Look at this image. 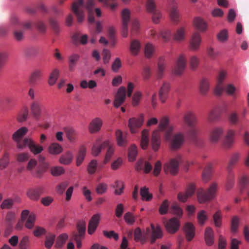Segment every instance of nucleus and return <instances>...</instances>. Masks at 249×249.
I'll list each match as a JSON object with an SVG mask.
<instances>
[{
    "label": "nucleus",
    "mask_w": 249,
    "mask_h": 249,
    "mask_svg": "<svg viewBox=\"0 0 249 249\" xmlns=\"http://www.w3.org/2000/svg\"><path fill=\"white\" fill-rule=\"evenodd\" d=\"M173 130V126L169 124L168 117H162L159 124V129L154 130L152 135L151 146L154 151L158 150L160 145V131L164 132L166 140H170V146L172 150H177L180 148L184 142V135L181 133H177L171 137Z\"/></svg>",
    "instance_id": "nucleus-1"
},
{
    "label": "nucleus",
    "mask_w": 249,
    "mask_h": 249,
    "mask_svg": "<svg viewBox=\"0 0 249 249\" xmlns=\"http://www.w3.org/2000/svg\"><path fill=\"white\" fill-rule=\"evenodd\" d=\"M218 189V183L216 182H213L206 190L203 188L198 189L197 196L199 202L204 203L214 198L216 196Z\"/></svg>",
    "instance_id": "nucleus-2"
},
{
    "label": "nucleus",
    "mask_w": 249,
    "mask_h": 249,
    "mask_svg": "<svg viewBox=\"0 0 249 249\" xmlns=\"http://www.w3.org/2000/svg\"><path fill=\"white\" fill-rule=\"evenodd\" d=\"M183 120L189 127L188 135L192 138H195L198 132V128L196 127L198 119L196 116L193 111H187L184 113Z\"/></svg>",
    "instance_id": "nucleus-3"
},
{
    "label": "nucleus",
    "mask_w": 249,
    "mask_h": 249,
    "mask_svg": "<svg viewBox=\"0 0 249 249\" xmlns=\"http://www.w3.org/2000/svg\"><path fill=\"white\" fill-rule=\"evenodd\" d=\"M28 131V129L26 127H22L16 131L13 135V139L17 142V147L19 149H23L26 146H28L25 142L26 140H31L29 138H25L23 140L20 139L24 136Z\"/></svg>",
    "instance_id": "nucleus-4"
},
{
    "label": "nucleus",
    "mask_w": 249,
    "mask_h": 249,
    "mask_svg": "<svg viewBox=\"0 0 249 249\" xmlns=\"http://www.w3.org/2000/svg\"><path fill=\"white\" fill-rule=\"evenodd\" d=\"M85 6L83 0H77L72 4L71 10L76 15L78 22H82L85 17L84 9Z\"/></svg>",
    "instance_id": "nucleus-5"
},
{
    "label": "nucleus",
    "mask_w": 249,
    "mask_h": 249,
    "mask_svg": "<svg viewBox=\"0 0 249 249\" xmlns=\"http://www.w3.org/2000/svg\"><path fill=\"white\" fill-rule=\"evenodd\" d=\"M181 161V157L179 156L176 158L172 159L165 163L164 165V170L165 173H170L172 175L176 174L178 170V164Z\"/></svg>",
    "instance_id": "nucleus-6"
},
{
    "label": "nucleus",
    "mask_w": 249,
    "mask_h": 249,
    "mask_svg": "<svg viewBox=\"0 0 249 249\" xmlns=\"http://www.w3.org/2000/svg\"><path fill=\"white\" fill-rule=\"evenodd\" d=\"M143 123V115L141 114L138 117L130 118L128 122V127L132 133H135Z\"/></svg>",
    "instance_id": "nucleus-7"
},
{
    "label": "nucleus",
    "mask_w": 249,
    "mask_h": 249,
    "mask_svg": "<svg viewBox=\"0 0 249 249\" xmlns=\"http://www.w3.org/2000/svg\"><path fill=\"white\" fill-rule=\"evenodd\" d=\"M186 66V60L185 56L183 54L180 55L177 61L173 70V73L175 75L180 76L183 73Z\"/></svg>",
    "instance_id": "nucleus-8"
},
{
    "label": "nucleus",
    "mask_w": 249,
    "mask_h": 249,
    "mask_svg": "<svg viewBox=\"0 0 249 249\" xmlns=\"http://www.w3.org/2000/svg\"><path fill=\"white\" fill-rule=\"evenodd\" d=\"M224 132V128L222 126H216L213 128L209 134V138L211 142L213 143H217Z\"/></svg>",
    "instance_id": "nucleus-9"
},
{
    "label": "nucleus",
    "mask_w": 249,
    "mask_h": 249,
    "mask_svg": "<svg viewBox=\"0 0 249 249\" xmlns=\"http://www.w3.org/2000/svg\"><path fill=\"white\" fill-rule=\"evenodd\" d=\"M31 113L36 120H39L42 113L41 103L38 101H34L30 104Z\"/></svg>",
    "instance_id": "nucleus-10"
},
{
    "label": "nucleus",
    "mask_w": 249,
    "mask_h": 249,
    "mask_svg": "<svg viewBox=\"0 0 249 249\" xmlns=\"http://www.w3.org/2000/svg\"><path fill=\"white\" fill-rule=\"evenodd\" d=\"M202 42V38L200 33L195 32L192 35L190 42L189 48L193 51H197L199 49Z\"/></svg>",
    "instance_id": "nucleus-11"
},
{
    "label": "nucleus",
    "mask_w": 249,
    "mask_h": 249,
    "mask_svg": "<svg viewBox=\"0 0 249 249\" xmlns=\"http://www.w3.org/2000/svg\"><path fill=\"white\" fill-rule=\"evenodd\" d=\"M126 90L125 87H120L115 96L114 106L118 108L121 106L125 101L126 98Z\"/></svg>",
    "instance_id": "nucleus-12"
},
{
    "label": "nucleus",
    "mask_w": 249,
    "mask_h": 249,
    "mask_svg": "<svg viewBox=\"0 0 249 249\" xmlns=\"http://www.w3.org/2000/svg\"><path fill=\"white\" fill-rule=\"evenodd\" d=\"M235 131L233 129H228L222 142L223 146L227 148H231L234 143Z\"/></svg>",
    "instance_id": "nucleus-13"
},
{
    "label": "nucleus",
    "mask_w": 249,
    "mask_h": 249,
    "mask_svg": "<svg viewBox=\"0 0 249 249\" xmlns=\"http://www.w3.org/2000/svg\"><path fill=\"white\" fill-rule=\"evenodd\" d=\"M101 214L96 213L94 214L89 221L88 232L89 234H92L96 231L101 219Z\"/></svg>",
    "instance_id": "nucleus-14"
},
{
    "label": "nucleus",
    "mask_w": 249,
    "mask_h": 249,
    "mask_svg": "<svg viewBox=\"0 0 249 249\" xmlns=\"http://www.w3.org/2000/svg\"><path fill=\"white\" fill-rule=\"evenodd\" d=\"M196 190V187L194 184H190L187 189L185 193H179L178 195V198L179 201L185 202L188 197L192 196Z\"/></svg>",
    "instance_id": "nucleus-15"
},
{
    "label": "nucleus",
    "mask_w": 249,
    "mask_h": 249,
    "mask_svg": "<svg viewBox=\"0 0 249 249\" xmlns=\"http://www.w3.org/2000/svg\"><path fill=\"white\" fill-rule=\"evenodd\" d=\"M227 73L225 71L222 70L219 71L217 77V84L215 89V93L217 95H220L224 91L223 82L225 79Z\"/></svg>",
    "instance_id": "nucleus-16"
},
{
    "label": "nucleus",
    "mask_w": 249,
    "mask_h": 249,
    "mask_svg": "<svg viewBox=\"0 0 249 249\" xmlns=\"http://www.w3.org/2000/svg\"><path fill=\"white\" fill-rule=\"evenodd\" d=\"M179 226V222L176 217L172 218L165 224L167 231L171 233H174L177 232Z\"/></svg>",
    "instance_id": "nucleus-17"
},
{
    "label": "nucleus",
    "mask_w": 249,
    "mask_h": 249,
    "mask_svg": "<svg viewBox=\"0 0 249 249\" xmlns=\"http://www.w3.org/2000/svg\"><path fill=\"white\" fill-rule=\"evenodd\" d=\"M103 125L102 120L99 117L93 119L89 124V131L91 133H95L99 131Z\"/></svg>",
    "instance_id": "nucleus-18"
},
{
    "label": "nucleus",
    "mask_w": 249,
    "mask_h": 249,
    "mask_svg": "<svg viewBox=\"0 0 249 249\" xmlns=\"http://www.w3.org/2000/svg\"><path fill=\"white\" fill-rule=\"evenodd\" d=\"M151 228L152 231L150 243L153 244L157 239L161 238L162 237V233L159 225H157L155 227L153 224H151Z\"/></svg>",
    "instance_id": "nucleus-19"
},
{
    "label": "nucleus",
    "mask_w": 249,
    "mask_h": 249,
    "mask_svg": "<svg viewBox=\"0 0 249 249\" xmlns=\"http://www.w3.org/2000/svg\"><path fill=\"white\" fill-rule=\"evenodd\" d=\"M151 230L149 228L146 229L145 234L142 233L140 228H137L134 231V240L137 241H140L142 244H144L146 242V234L150 232Z\"/></svg>",
    "instance_id": "nucleus-20"
},
{
    "label": "nucleus",
    "mask_w": 249,
    "mask_h": 249,
    "mask_svg": "<svg viewBox=\"0 0 249 249\" xmlns=\"http://www.w3.org/2000/svg\"><path fill=\"white\" fill-rule=\"evenodd\" d=\"M180 14L178 9V4L176 2L173 1L170 12V17L171 20L175 23H178L179 21Z\"/></svg>",
    "instance_id": "nucleus-21"
},
{
    "label": "nucleus",
    "mask_w": 249,
    "mask_h": 249,
    "mask_svg": "<svg viewBox=\"0 0 249 249\" xmlns=\"http://www.w3.org/2000/svg\"><path fill=\"white\" fill-rule=\"evenodd\" d=\"M170 85L168 82H164L159 91V97L161 102L164 103L167 98Z\"/></svg>",
    "instance_id": "nucleus-22"
},
{
    "label": "nucleus",
    "mask_w": 249,
    "mask_h": 249,
    "mask_svg": "<svg viewBox=\"0 0 249 249\" xmlns=\"http://www.w3.org/2000/svg\"><path fill=\"white\" fill-rule=\"evenodd\" d=\"M25 142L28 144L30 151L35 155L40 153L43 150V147L37 144L33 140H26Z\"/></svg>",
    "instance_id": "nucleus-23"
},
{
    "label": "nucleus",
    "mask_w": 249,
    "mask_h": 249,
    "mask_svg": "<svg viewBox=\"0 0 249 249\" xmlns=\"http://www.w3.org/2000/svg\"><path fill=\"white\" fill-rule=\"evenodd\" d=\"M166 63L163 57H160L158 62V68L156 72L157 78L161 79L164 73Z\"/></svg>",
    "instance_id": "nucleus-24"
},
{
    "label": "nucleus",
    "mask_w": 249,
    "mask_h": 249,
    "mask_svg": "<svg viewBox=\"0 0 249 249\" xmlns=\"http://www.w3.org/2000/svg\"><path fill=\"white\" fill-rule=\"evenodd\" d=\"M117 142L119 146L124 147L127 145L126 134L118 129L116 131Z\"/></svg>",
    "instance_id": "nucleus-25"
},
{
    "label": "nucleus",
    "mask_w": 249,
    "mask_h": 249,
    "mask_svg": "<svg viewBox=\"0 0 249 249\" xmlns=\"http://www.w3.org/2000/svg\"><path fill=\"white\" fill-rule=\"evenodd\" d=\"M108 145V142L106 141L100 143L99 140H97L96 142L93 145L92 149V154L93 156H97L102 150L107 147Z\"/></svg>",
    "instance_id": "nucleus-26"
},
{
    "label": "nucleus",
    "mask_w": 249,
    "mask_h": 249,
    "mask_svg": "<svg viewBox=\"0 0 249 249\" xmlns=\"http://www.w3.org/2000/svg\"><path fill=\"white\" fill-rule=\"evenodd\" d=\"M184 230L186 237L188 241H190L195 236V227L191 223H187L184 226Z\"/></svg>",
    "instance_id": "nucleus-27"
},
{
    "label": "nucleus",
    "mask_w": 249,
    "mask_h": 249,
    "mask_svg": "<svg viewBox=\"0 0 249 249\" xmlns=\"http://www.w3.org/2000/svg\"><path fill=\"white\" fill-rule=\"evenodd\" d=\"M210 89V81L207 78H204L200 82L199 90L202 95H206Z\"/></svg>",
    "instance_id": "nucleus-28"
},
{
    "label": "nucleus",
    "mask_w": 249,
    "mask_h": 249,
    "mask_svg": "<svg viewBox=\"0 0 249 249\" xmlns=\"http://www.w3.org/2000/svg\"><path fill=\"white\" fill-rule=\"evenodd\" d=\"M38 53V49L34 46L27 47L23 50L24 56L28 59L35 57L37 54Z\"/></svg>",
    "instance_id": "nucleus-29"
},
{
    "label": "nucleus",
    "mask_w": 249,
    "mask_h": 249,
    "mask_svg": "<svg viewBox=\"0 0 249 249\" xmlns=\"http://www.w3.org/2000/svg\"><path fill=\"white\" fill-rule=\"evenodd\" d=\"M43 75V71L39 69H35L31 74L29 77V83L35 84L39 81Z\"/></svg>",
    "instance_id": "nucleus-30"
},
{
    "label": "nucleus",
    "mask_w": 249,
    "mask_h": 249,
    "mask_svg": "<svg viewBox=\"0 0 249 249\" xmlns=\"http://www.w3.org/2000/svg\"><path fill=\"white\" fill-rule=\"evenodd\" d=\"M73 158V154L70 151H67L60 156L59 161L61 164L69 165L71 163Z\"/></svg>",
    "instance_id": "nucleus-31"
},
{
    "label": "nucleus",
    "mask_w": 249,
    "mask_h": 249,
    "mask_svg": "<svg viewBox=\"0 0 249 249\" xmlns=\"http://www.w3.org/2000/svg\"><path fill=\"white\" fill-rule=\"evenodd\" d=\"M195 27L201 32H205L207 29L206 22L199 17L196 18L194 20Z\"/></svg>",
    "instance_id": "nucleus-32"
},
{
    "label": "nucleus",
    "mask_w": 249,
    "mask_h": 249,
    "mask_svg": "<svg viewBox=\"0 0 249 249\" xmlns=\"http://www.w3.org/2000/svg\"><path fill=\"white\" fill-rule=\"evenodd\" d=\"M42 192V189L40 187H38L35 189H29L27 193V195L31 199L36 200L39 198Z\"/></svg>",
    "instance_id": "nucleus-33"
},
{
    "label": "nucleus",
    "mask_w": 249,
    "mask_h": 249,
    "mask_svg": "<svg viewBox=\"0 0 249 249\" xmlns=\"http://www.w3.org/2000/svg\"><path fill=\"white\" fill-rule=\"evenodd\" d=\"M94 5V0H88L86 4V7L89 11L88 20L90 23L94 22V17L92 13V9Z\"/></svg>",
    "instance_id": "nucleus-34"
},
{
    "label": "nucleus",
    "mask_w": 249,
    "mask_h": 249,
    "mask_svg": "<svg viewBox=\"0 0 249 249\" xmlns=\"http://www.w3.org/2000/svg\"><path fill=\"white\" fill-rule=\"evenodd\" d=\"M80 58V55L78 54H72L68 58L69 69L71 71H73L78 61Z\"/></svg>",
    "instance_id": "nucleus-35"
},
{
    "label": "nucleus",
    "mask_w": 249,
    "mask_h": 249,
    "mask_svg": "<svg viewBox=\"0 0 249 249\" xmlns=\"http://www.w3.org/2000/svg\"><path fill=\"white\" fill-rule=\"evenodd\" d=\"M62 151V147L56 142H53L51 143L48 147V152L52 155H58L61 153Z\"/></svg>",
    "instance_id": "nucleus-36"
},
{
    "label": "nucleus",
    "mask_w": 249,
    "mask_h": 249,
    "mask_svg": "<svg viewBox=\"0 0 249 249\" xmlns=\"http://www.w3.org/2000/svg\"><path fill=\"white\" fill-rule=\"evenodd\" d=\"M141 48V43L138 40L134 39L131 41L130 50L132 55H138L140 51Z\"/></svg>",
    "instance_id": "nucleus-37"
},
{
    "label": "nucleus",
    "mask_w": 249,
    "mask_h": 249,
    "mask_svg": "<svg viewBox=\"0 0 249 249\" xmlns=\"http://www.w3.org/2000/svg\"><path fill=\"white\" fill-rule=\"evenodd\" d=\"M212 174L213 166L212 164L210 163L206 166L203 172L202 178L203 181L208 182L211 179Z\"/></svg>",
    "instance_id": "nucleus-38"
},
{
    "label": "nucleus",
    "mask_w": 249,
    "mask_h": 249,
    "mask_svg": "<svg viewBox=\"0 0 249 249\" xmlns=\"http://www.w3.org/2000/svg\"><path fill=\"white\" fill-rule=\"evenodd\" d=\"M205 241L207 245L211 246L214 241V234L212 229L208 227L206 229L205 233Z\"/></svg>",
    "instance_id": "nucleus-39"
},
{
    "label": "nucleus",
    "mask_w": 249,
    "mask_h": 249,
    "mask_svg": "<svg viewBox=\"0 0 249 249\" xmlns=\"http://www.w3.org/2000/svg\"><path fill=\"white\" fill-rule=\"evenodd\" d=\"M137 154V147L134 144L131 145L128 148V157L129 161L130 162L134 161L136 159Z\"/></svg>",
    "instance_id": "nucleus-40"
},
{
    "label": "nucleus",
    "mask_w": 249,
    "mask_h": 249,
    "mask_svg": "<svg viewBox=\"0 0 249 249\" xmlns=\"http://www.w3.org/2000/svg\"><path fill=\"white\" fill-rule=\"evenodd\" d=\"M86 154V148L82 146L80 148L76 157V164L77 166H80L84 160Z\"/></svg>",
    "instance_id": "nucleus-41"
},
{
    "label": "nucleus",
    "mask_w": 249,
    "mask_h": 249,
    "mask_svg": "<svg viewBox=\"0 0 249 249\" xmlns=\"http://www.w3.org/2000/svg\"><path fill=\"white\" fill-rule=\"evenodd\" d=\"M149 144V132L147 129H144L142 133L141 145L143 149L147 148Z\"/></svg>",
    "instance_id": "nucleus-42"
},
{
    "label": "nucleus",
    "mask_w": 249,
    "mask_h": 249,
    "mask_svg": "<svg viewBox=\"0 0 249 249\" xmlns=\"http://www.w3.org/2000/svg\"><path fill=\"white\" fill-rule=\"evenodd\" d=\"M220 111L218 108H214L212 110L208 115V119L210 122L217 121L220 118Z\"/></svg>",
    "instance_id": "nucleus-43"
},
{
    "label": "nucleus",
    "mask_w": 249,
    "mask_h": 249,
    "mask_svg": "<svg viewBox=\"0 0 249 249\" xmlns=\"http://www.w3.org/2000/svg\"><path fill=\"white\" fill-rule=\"evenodd\" d=\"M239 158L240 155L238 153H234L231 156L227 166L228 172H232V168L237 163Z\"/></svg>",
    "instance_id": "nucleus-44"
},
{
    "label": "nucleus",
    "mask_w": 249,
    "mask_h": 249,
    "mask_svg": "<svg viewBox=\"0 0 249 249\" xmlns=\"http://www.w3.org/2000/svg\"><path fill=\"white\" fill-rule=\"evenodd\" d=\"M65 132L68 139L71 142L75 141L77 137V133L74 129L70 127H66L65 128Z\"/></svg>",
    "instance_id": "nucleus-45"
},
{
    "label": "nucleus",
    "mask_w": 249,
    "mask_h": 249,
    "mask_svg": "<svg viewBox=\"0 0 249 249\" xmlns=\"http://www.w3.org/2000/svg\"><path fill=\"white\" fill-rule=\"evenodd\" d=\"M234 184V175L232 172H228L226 184V189L227 191L231 189Z\"/></svg>",
    "instance_id": "nucleus-46"
},
{
    "label": "nucleus",
    "mask_w": 249,
    "mask_h": 249,
    "mask_svg": "<svg viewBox=\"0 0 249 249\" xmlns=\"http://www.w3.org/2000/svg\"><path fill=\"white\" fill-rule=\"evenodd\" d=\"M169 212L178 216L179 217H180L183 214L182 210L177 203H174L172 204L170 208Z\"/></svg>",
    "instance_id": "nucleus-47"
},
{
    "label": "nucleus",
    "mask_w": 249,
    "mask_h": 249,
    "mask_svg": "<svg viewBox=\"0 0 249 249\" xmlns=\"http://www.w3.org/2000/svg\"><path fill=\"white\" fill-rule=\"evenodd\" d=\"M140 195L143 200L149 201L152 198V195L149 193L148 188L146 187L141 189Z\"/></svg>",
    "instance_id": "nucleus-48"
},
{
    "label": "nucleus",
    "mask_w": 249,
    "mask_h": 249,
    "mask_svg": "<svg viewBox=\"0 0 249 249\" xmlns=\"http://www.w3.org/2000/svg\"><path fill=\"white\" fill-rule=\"evenodd\" d=\"M185 30L183 28L178 29L174 35L173 38L176 41H182L185 38Z\"/></svg>",
    "instance_id": "nucleus-49"
},
{
    "label": "nucleus",
    "mask_w": 249,
    "mask_h": 249,
    "mask_svg": "<svg viewBox=\"0 0 249 249\" xmlns=\"http://www.w3.org/2000/svg\"><path fill=\"white\" fill-rule=\"evenodd\" d=\"M59 74V71L58 69H55L53 70L51 73L49 80L48 83L50 85H53L56 82Z\"/></svg>",
    "instance_id": "nucleus-50"
},
{
    "label": "nucleus",
    "mask_w": 249,
    "mask_h": 249,
    "mask_svg": "<svg viewBox=\"0 0 249 249\" xmlns=\"http://www.w3.org/2000/svg\"><path fill=\"white\" fill-rule=\"evenodd\" d=\"M9 154L5 152L0 159V169L2 170L7 167L9 163Z\"/></svg>",
    "instance_id": "nucleus-51"
},
{
    "label": "nucleus",
    "mask_w": 249,
    "mask_h": 249,
    "mask_svg": "<svg viewBox=\"0 0 249 249\" xmlns=\"http://www.w3.org/2000/svg\"><path fill=\"white\" fill-rule=\"evenodd\" d=\"M169 202L168 200H164L161 204L159 208V213L160 214L163 215L168 213L169 211Z\"/></svg>",
    "instance_id": "nucleus-52"
},
{
    "label": "nucleus",
    "mask_w": 249,
    "mask_h": 249,
    "mask_svg": "<svg viewBox=\"0 0 249 249\" xmlns=\"http://www.w3.org/2000/svg\"><path fill=\"white\" fill-rule=\"evenodd\" d=\"M51 174L54 177H57L64 174L65 170L61 166H53L51 168Z\"/></svg>",
    "instance_id": "nucleus-53"
},
{
    "label": "nucleus",
    "mask_w": 249,
    "mask_h": 249,
    "mask_svg": "<svg viewBox=\"0 0 249 249\" xmlns=\"http://www.w3.org/2000/svg\"><path fill=\"white\" fill-rule=\"evenodd\" d=\"M239 223V218L234 216L232 218L231 225V231L232 233H236L238 231Z\"/></svg>",
    "instance_id": "nucleus-54"
},
{
    "label": "nucleus",
    "mask_w": 249,
    "mask_h": 249,
    "mask_svg": "<svg viewBox=\"0 0 249 249\" xmlns=\"http://www.w3.org/2000/svg\"><path fill=\"white\" fill-rule=\"evenodd\" d=\"M16 200L11 198H7L2 202L0 205L1 209H10L12 208Z\"/></svg>",
    "instance_id": "nucleus-55"
},
{
    "label": "nucleus",
    "mask_w": 249,
    "mask_h": 249,
    "mask_svg": "<svg viewBox=\"0 0 249 249\" xmlns=\"http://www.w3.org/2000/svg\"><path fill=\"white\" fill-rule=\"evenodd\" d=\"M213 220L216 227L219 228L222 224V215L220 211H217L213 215Z\"/></svg>",
    "instance_id": "nucleus-56"
},
{
    "label": "nucleus",
    "mask_w": 249,
    "mask_h": 249,
    "mask_svg": "<svg viewBox=\"0 0 249 249\" xmlns=\"http://www.w3.org/2000/svg\"><path fill=\"white\" fill-rule=\"evenodd\" d=\"M142 96V93L139 91H137L134 93L132 101V104L133 107H137L139 105Z\"/></svg>",
    "instance_id": "nucleus-57"
},
{
    "label": "nucleus",
    "mask_w": 249,
    "mask_h": 249,
    "mask_svg": "<svg viewBox=\"0 0 249 249\" xmlns=\"http://www.w3.org/2000/svg\"><path fill=\"white\" fill-rule=\"evenodd\" d=\"M229 122L233 125L237 124L239 122V117L237 112L233 111L231 112L228 117Z\"/></svg>",
    "instance_id": "nucleus-58"
},
{
    "label": "nucleus",
    "mask_w": 249,
    "mask_h": 249,
    "mask_svg": "<svg viewBox=\"0 0 249 249\" xmlns=\"http://www.w3.org/2000/svg\"><path fill=\"white\" fill-rule=\"evenodd\" d=\"M98 167V163L96 160H92L89 163L88 166V172L89 174L92 175L96 172Z\"/></svg>",
    "instance_id": "nucleus-59"
},
{
    "label": "nucleus",
    "mask_w": 249,
    "mask_h": 249,
    "mask_svg": "<svg viewBox=\"0 0 249 249\" xmlns=\"http://www.w3.org/2000/svg\"><path fill=\"white\" fill-rule=\"evenodd\" d=\"M55 235L54 234L49 233L46 236L45 246L46 248L50 249L54 243Z\"/></svg>",
    "instance_id": "nucleus-60"
},
{
    "label": "nucleus",
    "mask_w": 249,
    "mask_h": 249,
    "mask_svg": "<svg viewBox=\"0 0 249 249\" xmlns=\"http://www.w3.org/2000/svg\"><path fill=\"white\" fill-rule=\"evenodd\" d=\"M29 246V237L28 236H23L19 243V249H28Z\"/></svg>",
    "instance_id": "nucleus-61"
},
{
    "label": "nucleus",
    "mask_w": 249,
    "mask_h": 249,
    "mask_svg": "<svg viewBox=\"0 0 249 249\" xmlns=\"http://www.w3.org/2000/svg\"><path fill=\"white\" fill-rule=\"evenodd\" d=\"M130 12L129 9H124L122 12L123 24H128L130 20Z\"/></svg>",
    "instance_id": "nucleus-62"
},
{
    "label": "nucleus",
    "mask_w": 249,
    "mask_h": 249,
    "mask_svg": "<svg viewBox=\"0 0 249 249\" xmlns=\"http://www.w3.org/2000/svg\"><path fill=\"white\" fill-rule=\"evenodd\" d=\"M68 238V235L66 233L60 234L57 238L56 246L57 248H61L66 242Z\"/></svg>",
    "instance_id": "nucleus-63"
},
{
    "label": "nucleus",
    "mask_w": 249,
    "mask_h": 249,
    "mask_svg": "<svg viewBox=\"0 0 249 249\" xmlns=\"http://www.w3.org/2000/svg\"><path fill=\"white\" fill-rule=\"evenodd\" d=\"M155 49L153 45L150 43H147L144 48V53L147 58H150L153 53Z\"/></svg>",
    "instance_id": "nucleus-64"
}]
</instances>
